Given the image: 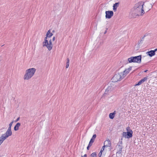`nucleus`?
Wrapping results in <instances>:
<instances>
[{"mask_svg":"<svg viewBox=\"0 0 157 157\" xmlns=\"http://www.w3.org/2000/svg\"><path fill=\"white\" fill-rule=\"evenodd\" d=\"M115 111H114L113 113H111L109 114V117L110 119H113L115 115Z\"/></svg>","mask_w":157,"mask_h":157,"instance_id":"18","label":"nucleus"},{"mask_svg":"<svg viewBox=\"0 0 157 157\" xmlns=\"http://www.w3.org/2000/svg\"><path fill=\"white\" fill-rule=\"evenodd\" d=\"M46 36L45 37L44 39V41L43 42V47H44L46 43L47 44L48 43V40H47V39L48 37H47V36Z\"/></svg>","mask_w":157,"mask_h":157,"instance_id":"20","label":"nucleus"},{"mask_svg":"<svg viewBox=\"0 0 157 157\" xmlns=\"http://www.w3.org/2000/svg\"><path fill=\"white\" fill-rule=\"evenodd\" d=\"M13 121H12V122H11L9 124V126L10 127H11L12 126V125L13 124Z\"/></svg>","mask_w":157,"mask_h":157,"instance_id":"26","label":"nucleus"},{"mask_svg":"<svg viewBox=\"0 0 157 157\" xmlns=\"http://www.w3.org/2000/svg\"><path fill=\"white\" fill-rule=\"evenodd\" d=\"M83 156V157H87V155H86V154H85Z\"/></svg>","mask_w":157,"mask_h":157,"instance_id":"35","label":"nucleus"},{"mask_svg":"<svg viewBox=\"0 0 157 157\" xmlns=\"http://www.w3.org/2000/svg\"><path fill=\"white\" fill-rule=\"evenodd\" d=\"M105 17L106 18L110 19L113 15V12L112 11H108L105 12Z\"/></svg>","mask_w":157,"mask_h":157,"instance_id":"7","label":"nucleus"},{"mask_svg":"<svg viewBox=\"0 0 157 157\" xmlns=\"http://www.w3.org/2000/svg\"><path fill=\"white\" fill-rule=\"evenodd\" d=\"M108 29V28H106V30H105L104 33V34H105L107 32V30Z\"/></svg>","mask_w":157,"mask_h":157,"instance_id":"34","label":"nucleus"},{"mask_svg":"<svg viewBox=\"0 0 157 157\" xmlns=\"http://www.w3.org/2000/svg\"><path fill=\"white\" fill-rule=\"evenodd\" d=\"M122 75L121 73L120 74L117 73L113 76L112 79V81L113 82H116L121 81L122 78Z\"/></svg>","mask_w":157,"mask_h":157,"instance_id":"3","label":"nucleus"},{"mask_svg":"<svg viewBox=\"0 0 157 157\" xmlns=\"http://www.w3.org/2000/svg\"><path fill=\"white\" fill-rule=\"evenodd\" d=\"M144 2L140 1L136 3L132 8L130 12V15L133 17H136L137 16H142L144 13L143 9Z\"/></svg>","mask_w":157,"mask_h":157,"instance_id":"1","label":"nucleus"},{"mask_svg":"<svg viewBox=\"0 0 157 157\" xmlns=\"http://www.w3.org/2000/svg\"><path fill=\"white\" fill-rule=\"evenodd\" d=\"M118 151L117 152V153H118L119 154H121V153L122 149V146L121 145H118Z\"/></svg>","mask_w":157,"mask_h":157,"instance_id":"16","label":"nucleus"},{"mask_svg":"<svg viewBox=\"0 0 157 157\" xmlns=\"http://www.w3.org/2000/svg\"><path fill=\"white\" fill-rule=\"evenodd\" d=\"M135 62L140 63L141 62V55L134 57Z\"/></svg>","mask_w":157,"mask_h":157,"instance_id":"10","label":"nucleus"},{"mask_svg":"<svg viewBox=\"0 0 157 157\" xmlns=\"http://www.w3.org/2000/svg\"><path fill=\"white\" fill-rule=\"evenodd\" d=\"M93 143V142L90 140L88 145L90 147H91L92 145V144Z\"/></svg>","mask_w":157,"mask_h":157,"instance_id":"25","label":"nucleus"},{"mask_svg":"<svg viewBox=\"0 0 157 157\" xmlns=\"http://www.w3.org/2000/svg\"><path fill=\"white\" fill-rule=\"evenodd\" d=\"M128 61L129 63L135 62L134 57H131L128 59Z\"/></svg>","mask_w":157,"mask_h":157,"instance_id":"19","label":"nucleus"},{"mask_svg":"<svg viewBox=\"0 0 157 157\" xmlns=\"http://www.w3.org/2000/svg\"><path fill=\"white\" fill-rule=\"evenodd\" d=\"M96 154L95 152H93L90 156V157H96Z\"/></svg>","mask_w":157,"mask_h":157,"instance_id":"23","label":"nucleus"},{"mask_svg":"<svg viewBox=\"0 0 157 157\" xmlns=\"http://www.w3.org/2000/svg\"><path fill=\"white\" fill-rule=\"evenodd\" d=\"M129 129V128L128 127L127 128V131H128V129Z\"/></svg>","mask_w":157,"mask_h":157,"instance_id":"36","label":"nucleus"},{"mask_svg":"<svg viewBox=\"0 0 157 157\" xmlns=\"http://www.w3.org/2000/svg\"><path fill=\"white\" fill-rule=\"evenodd\" d=\"M132 69V67H130L128 69H126L123 73H121L122 75V78H124L126 75L129 73Z\"/></svg>","mask_w":157,"mask_h":157,"instance_id":"9","label":"nucleus"},{"mask_svg":"<svg viewBox=\"0 0 157 157\" xmlns=\"http://www.w3.org/2000/svg\"><path fill=\"white\" fill-rule=\"evenodd\" d=\"M147 77H144L143 79L140 80L138 82V83L136 84L135 86H139L142 83L146 81L147 79Z\"/></svg>","mask_w":157,"mask_h":157,"instance_id":"11","label":"nucleus"},{"mask_svg":"<svg viewBox=\"0 0 157 157\" xmlns=\"http://www.w3.org/2000/svg\"><path fill=\"white\" fill-rule=\"evenodd\" d=\"M104 144V146L102 148H104V149H105V147L106 148L108 147H111V142L109 139L106 140L105 141Z\"/></svg>","mask_w":157,"mask_h":157,"instance_id":"8","label":"nucleus"},{"mask_svg":"<svg viewBox=\"0 0 157 157\" xmlns=\"http://www.w3.org/2000/svg\"><path fill=\"white\" fill-rule=\"evenodd\" d=\"M12 134V133L11 131L7 130L4 134H3L1 136L5 140L9 136H11Z\"/></svg>","mask_w":157,"mask_h":157,"instance_id":"6","label":"nucleus"},{"mask_svg":"<svg viewBox=\"0 0 157 157\" xmlns=\"http://www.w3.org/2000/svg\"><path fill=\"white\" fill-rule=\"evenodd\" d=\"M119 145H121L122 144V141H119Z\"/></svg>","mask_w":157,"mask_h":157,"instance_id":"30","label":"nucleus"},{"mask_svg":"<svg viewBox=\"0 0 157 157\" xmlns=\"http://www.w3.org/2000/svg\"><path fill=\"white\" fill-rule=\"evenodd\" d=\"M54 31H54V30H53V31H52V32H54Z\"/></svg>","mask_w":157,"mask_h":157,"instance_id":"39","label":"nucleus"},{"mask_svg":"<svg viewBox=\"0 0 157 157\" xmlns=\"http://www.w3.org/2000/svg\"><path fill=\"white\" fill-rule=\"evenodd\" d=\"M4 140H5L2 136L0 137V145Z\"/></svg>","mask_w":157,"mask_h":157,"instance_id":"24","label":"nucleus"},{"mask_svg":"<svg viewBox=\"0 0 157 157\" xmlns=\"http://www.w3.org/2000/svg\"><path fill=\"white\" fill-rule=\"evenodd\" d=\"M36 71V69L35 68H31L27 70L24 75V79L28 80L31 78L34 75Z\"/></svg>","mask_w":157,"mask_h":157,"instance_id":"2","label":"nucleus"},{"mask_svg":"<svg viewBox=\"0 0 157 157\" xmlns=\"http://www.w3.org/2000/svg\"><path fill=\"white\" fill-rule=\"evenodd\" d=\"M21 125V124L20 123H17L15 126L14 129L15 131L18 130L19 129V127Z\"/></svg>","mask_w":157,"mask_h":157,"instance_id":"15","label":"nucleus"},{"mask_svg":"<svg viewBox=\"0 0 157 157\" xmlns=\"http://www.w3.org/2000/svg\"><path fill=\"white\" fill-rule=\"evenodd\" d=\"M81 157H83V156H82H82H81Z\"/></svg>","mask_w":157,"mask_h":157,"instance_id":"41","label":"nucleus"},{"mask_svg":"<svg viewBox=\"0 0 157 157\" xmlns=\"http://www.w3.org/2000/svg\"><path fill=\"white\" fill-rule=\"evenodd\" d=\"M96 134H94L92 138H91V139L90 140V141H91L92 142H94V140H95V139L96 138Z\"/></svg>","mask_w":157,"mask_h":157,"instance_id":"22","label":"nucleus"},{"mask_svg":"<svg viewBox=\"0 0 157 157\" xmlns=\"http://www.w3.org/2000/svg\"><path fill=\"white\" fill-rule=\"evenodd\" d=\"M155 51L154 50H151L150 51L147 52V54L150 57H152L155 55Z\"/></svg>","mask_w":157,"mask_h":157,"instance_id":"13","label":"nucleus"},{"mask_svg":"<svg viewBox=\"0 0 157 157\" xmlns=\"http://www.w3.org/2000/svg\"><path fill=\"white\" fill-rule=\"evenodd\" d=\"M20 117H18L17 119L15 121V122H17V121H19V119H20Z\"/></svg>","mask_w":157,"mask_h":157,"instance_id":"28","label":"nucleus"},{"mask_svg":"<svg viewBox=\"0 0 157 157\" xmlns=\"http://www.w3.org/2000/svg\"><path fill=\"white\" fill-rule=\"evenodd\" d=\"M67 63H69V60L68 58L67 59Z\"/></svg>","mask_w":157,"mask_h":157,"instance_id":"32","label":"nucleus"},{"mask_svg":"<svg viewBox=\"0 0 157 157\" xmlns=\"http://www.w3.org/2000/svg\"><path fill=\"white\" fill-rule=\"evenodd\" d=\"M112 90V87L111 86H108L107 88L106 89L105 91L104 95L108 94L109 93H110Z\"/></svg>","mask_w":157,"mask_h":157,"instance_id":"12","label":"nucleus"},{"mask_svg":"<svg viewBox=\"0 0 157 157\" xmlns=\"http://www.w3.org/2000/svg\"><path fill=\"white\" fill-rule=\"evenodd\" d=\"M147 71V70H146L144 71V72H146Z\"/></svg>","mask_w":157,"mask_h":157,"instance_id":"38","label":"nucleus"},{"mask_svg":"<svg viewBox=\"0 0 157 157\" xmlns=\"http://www.w3.org/2000/svg\"><path fill=\"white\" fill-rule=\"evenodd\" d=\"M11 127H10L9 126L7 130H8V131L9 130V131H11Z\"/></svg>","mask_w":157,"mask_h":157,"instance_id":"29","label":"nucleus"},{"mask_svg":"<svg viewBox=\"0 0 157 157\" xmlns=\"http://www.w3.org/2000/svg\"><path fill=\"white\" fill-rule=\"evenodd\" d=\"M90 147L89 146H88L87 147V150H89V148Z\"/></svg>","mask_w":157,"mask_h":157,"instance_id":"33","label":"nucleus"},{"mask_svg":"<svg viewBox=\"0 0 157 157\" xmlns=\"http://www.w3.org/2000/svg\"><path fill=\"white\" fill-rule=\"evenodd\" d=\"M119 2H116L113 5V10L114 11H116L117 10V7L119 6Z\"/></svg>","mask_w":157,"mask_h":157,"instance_id":"14","label":"nucleus"},{"mask_svg":"<svg viewBox=\"0 0 157 157\" xmlns=\"http://www.w3.org/2000/svg\"><path fill=\"white\" fill-rule=\"evenodd\" d=\"M52 33H51V31L50 30L48 31L47 33H46V36H47V37H50L53 35Z\"/></svg>","mask_w":157,"mask_h":157,"instance_id":"17","label":"nucleus"},{"mask_svg":"<svg viewBox=\"0 0 157 157\" xmlns=\"http://www.w3.org/2000/svg\"><path fill=\"white\" fill-rule=\"evenodd\" d=\"M132 130H131L129 131L123 132V136L127 138H129L132 137Z\"/></svg>","mask_w":157,"mask_h":157,"instance_id":"4","label":"nucleus"},{"mask_svg":"<svg viewBox=\"0 0 157 157\" xmlns=\"http://www.w3.org/2000/svg\"><path fill=\"white\" fill-rule=\"evenodd\" d=\"M154 51H155V52H156V51H157V48H156V49H155V50H154Z\"/></svg>","mask_w":157,"mask_h":157,"instance_id":"37","label":"nucleus"},{"mask_svg":"<svg viewBox=\"0 0 157 157\" xmlns=\"http://www.w3.org/2000/svg\"><path fill=\"white\" fill-rule=\"evenodd\" d=\"M44 47H46L48 50L51 51L53 47V45L52 42V40L51 39L49 40V41H48L47 44H45Z\"/></svg>","mask_w":157,"mask_h":157,"instance_id":"5","label":"nucleus"},{"mask_svg":"<svg viewBox=\"0 0 157 157\" xmlns=\"http://www.w3.org/2000/svg\"><path fill=\"white\" fill-rule=\"evenodd\" d=\"M69 63H67L66 65V68H67L69 66Z\"/></svg>","mask_w":157,"mask_h":157,"instance_id":"27","label":"nucleus"},{"mask_svg":"<svg viewBox=\"0 0 157 157\" xmlns=\"http://www.w3.org/2000/svg\"><path fill=\"white\" fill-rule=\"evenodd\" d=\"M146 36L145 35L144 36L142 37L141 38V40L139 41L138 42V45H139L140 44H142L144 40V37Z\"/></svg>","mask_w":157,"mask_h":157,"instance_id":"21","label":"nucleus"},{"mask_svg":"<svg viewBox=\"0 0 157 157\" xmlns=\"http://www.w3.org/2000/svg\"><path fill=\"white\" fill-rule=\"evenodd\" d=\"M151 5V7L152 8V6Z\"/></svg>","mask_w":157,"mask_h":157,"instance_id":"40","label":"nucleus"},{"mask_svg":"<svg viewBox=\"0 0 157 157\" xmlns=\"http://www.w3.org/2000/svg\"><path fill=\"white\" fill-rule=\"evenodd\" d=\"M55 40V37L53 36L52 38V41H54Z\"/></svg>","mask_w":157,"mask_h":157,"instance_id":"31","label":"nucleus"}]
</instances>
